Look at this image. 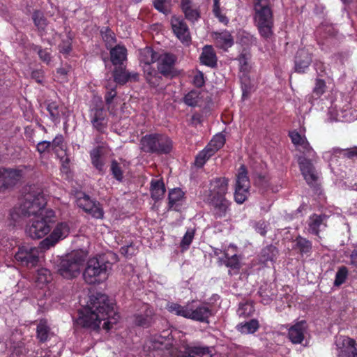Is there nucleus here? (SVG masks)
<instances>
[{
  "instance_id": "nucleus-1",
  "label": "nucleus",
  "mask_w": 357,
  "mask_h": 357,
  "mask_svg": "<svg viewBox=\"0 0 357 357\" xmlns=\"http://www.w3.org/2000/svg\"><path fill=\"white\" fill-rule=\"evenodd\" d=\"M24 192L22 202L10 211V218L17 222L22 217L33 216L26 226L25 232L33 239L42 238L51 231L54 212L45 208L46 200L39 189L30 186Z\"/></svg>"
},
{
  "instance_id": "nucleus-2",
  "label": "nucleus",
  "mask_w": 357,
  "mask_h": 357,
  "mask_svg": "<svg viewBox=\"0 0 357 357\" xmlns=\"http://www.w3.org/2000/svg\"><path fill=\"white\" fill-rule=\"evenodd\" d=\"M120 318L115 311L114 303L105 294H98L90 298V303L79 312L77 324L84 328L96 329L102 321V328L109 330Z\"/></svg>"
},
{
  "instance_id": "nucleus-3",
  "label": "nucleus",
  "mask_w": 357,
  "mask_h": 357,
  "mask_svg": "<svg viewBox=\"0 0 357 357\" xmlns=\"http://www.w3.org/2000/svg\"><path fill=\"white\" fill-rule=\"evenodd\" d=\"M289 135L297 151L301 154L298 158L300 171L306 182L309 185H313L319 177V174L312 164V162H315L317 158V153L310 146L305 135L300 134L296 130L290 132Z\"/></svg>"
},
{
  "instance_id": "nucleus-4",
  "label": "nucleus",
  "mask_w": 357,
  "mask_h": 357,
  "mask_svg": "<svg viewBox=\"0 0 357 357\" xmlns=\"http://www.w3.org/2000/svg\"><path fill=\"white\" fill-rule=\"evenodd\" d=\"M109 257L116 260V255L109 253L107 257L105 255H99L90 258L87 261L83 273V278L86 283L100 284L108 278L112 268V263Z\"/></svg>"
},
{
  "instance_id": "nucleus-5",
  "label": "nucleus",
  "mask_w": 357,
  "mask_h": 357,
  "mask_svg": "<svg viewBox=\"0 0 357 357\" xmlns=\"http://www.w3.org/2000/svg\"><path fill=\"white\" fill-rule=\"evenodd\" d=\"M167 310L177 316L200 322L207 321L211 315V310L204 304H198L195 301L181 305L176 303H169L167 305Z\"/></svg>"
},
{
  "instance_id": "nucleus-6",
  "label": "nucleus",
  "mask_w": 357,
  "mask_h": 357,
  "mask_svg": "<svg viewBox=\"0 0 357 357\" xmlns=\"http://www.w3.org/2000/svg\"><path fill=\"white\" fill-rule=\"evenodd\" d=\"M254 19L261 36L270 38L273 34V13L270 0L254 1Z\"/></svg>"
},
{
  "instance_id": "nucleus-7",
  "label": "nucleus",
  "mask_w": 357,
  "mask_h": 357,
  "mask_svg": "<svg viewBox=\"0 0 357 357\" xmlns=\"http://www.w3.org/2000/svg\"><path fill=\"white\" fill-rule=\"evenodd\" d=\"M86 256L87 252L83 250L71 253L61 261L58 268L59 273L66 279L77 277Z\"/></svg>"
},
{
  "instance_id": "nucleus-8",
  "label": "nucleus",
  "mask_w": 357,
  "mask_h": 357,
  "mask_svg": "<svg viewBox=\"0 0 357 357\" xmlns=\"http://www.w3.org/2000/svg\"><path fill=\"white\" fill-rule=\"evenodd\" d=\"M141 149L145 152L168 153L172 148L171 139L161 134L146 135L140 142Z\"/></svg>"
},
{
  "instance_id": "nucleus-9",
  "label": "nucleus",
  "mask_w": 357,
  "mask_h": 357,
  "mask_svg": "<svg viewBox=\"0 0 357 357\" xmlns=\"http://www.w3.org/2000/svg\"><path fill=\"white\" fill-rule=\"evenodd\" d=\"M250 186L245 167L241 165L238 169L236 179L234 200L236 203L241 204L247 199Z\"/></svg>"
},
{
  "instance_id": "nucleus-10",
  "label": "nucleus",
  "mask_w": 357,
  "mask_h": 357,
  "mask_svg": "<svg viewBox=\"0 0 357 357\" xmlns=\"http://www.w3.org/2000/svg\"><path fill=\"white\" fill-rule=\"evenodd\" d=\"M70 233V225L68 222H59L52 233L40 243L42 250H49L54 247L59 241L66 238Z\"/></svg>"
},
{
  "instance_id": "nucleus-11",
  "label": "nucleus",
  "mask_w": 357,
  "mask_h": 357,
  "mask_svg": "<svg viewBox=\"0 0 357 357\" xmlns=\"http://www.w3.org/2000/svg\"><path fill=\"white\" fill-rule=\"evenodd\" d=\"M40 247H32L30 245H22L19 248L15 254V259L22 265L28 267H33L37 265L40 252Z\"/></svg>"
},
{
  "instance_id": "nucleus-12",
  "label": "nucleus",
  "mask_w": 357,
  "mask_h": 357,
  "mask_svg": "<svg viewBox=\"0 0 357 357\" xmlns=\"http://www.w3.org/2000/svg\"><path fill=\"white\" fill-rule=\"evenodd\" d=\"M335 345L337 357H357V344L354 339L347 336L336 338Z\"/></svg>"
},
{
  "instance_id": "nucleus-13",
  "label": "nucleus",
  "mask_w": 357,
  "mask_h": 357,
  "mask_svg": "<svg viewBox=\"0 0 357 357\" xmlns=\"http://www.w3.org/2000/svg\"><path fill=\"white\" fill-rule=\"evenodd\" d=\"M76 204L78 207L91 214L95 218H102L103 217V211L100 207V204L91 199L84 193L80 192L77 195Z\"/></svg>"
},
{
  "instance_id": "nucleus-14",
  "label": "nucleus",
  "mask_w": 357,
  "mask_h": 357,
  "mask_svg": "<svg viewBox=\"0 0 357 357\" xmlns=\"http://www.w3.org/2000/svg\"><path fill=\"white\" fill-rule=\"evenodd\" d=\"M228 192V180L225 178H215L211 181L208 190L204 195V200L210 198L225 197Z\"/></svg>"
},
{
  "instance_id": "nucleus-15",
  "label": "nucleus",
  "mask_w": 357,
  "mask_h": 357,
  "mask_svg": "<svg viewBox=\"0 0 357 357\" xmlns=\"http://www.w3.org/2000/svg\"><path fill=\"white\" fill-rule=\"evenodd\" d=\"M307 335V324L303 320L295 323L288 329V337L295 344H302Z\"/></svg>"
},
{
  "instance_id": "nucleus-16",
  "label": "nucleus",
  "mask_w": 357,
  "mask_h": 357,
  "mask_svg": "<svg viewBox=\"0 0 357 357\" xmlns=\"http://www.w3.org/2000/svg\"><path fill=\"white\" fill-rule=\"evenodd\" d=\"M183 351L172 353L173 357H212V349L207 347L184 346Z\"/></svg>"
},
{
  "instance_id": "nucleus-17",
  "label": "nucleus",
  "mask_w": 357,
  "mask_h": 357,
  "mask_svg": "<svg viewBox=\"0 0 357 357\" xmlns=\"http://www.w3.org/2000/svg\"><path fill=\"white\" fill-rule=\"evenodd\" d=\"M172 29L176 36L183 43H188L190 40L189 29L185 21L177 17L171 20Z\"/></svg>"
},
{
  "instance_id": "nucleus-18",
  "label": "nucleus",
  "mask_w": 357,
  "mask_h": 357,
  "mask_svg": "<svg viewBox=\"0 0 357 357\" xmlns=\"http://www.w3.org/2000/svg\"><path fill=\"white\" fill-rule=\"evenodd\" d=\"M204 201L212 206L213 213L218 218L225 217L229 211L231 202L226 197L210 198Z\"/></svg>"
},
{
  "instance_id": "nucleus-19",
  "label": "nucleus",
  "mask_w": 357,
  "mask_h": 357,
  "mask_svg": "<svg viewBox=\"0 0 357 357\" xmlns=\"http://www.w3.org/2000/svg\"><path fill=\"white\" fill-rule=\"evenodd\" d=\"M176 60V56L172 54H158L156 61H158V69L160 73L165 76L170 75L173 71Z\"/></svg>"
},
{
  "instance_id": "nucleus-20",
  "label": "nucleus",
  "mask_w": 357,
  "mask_h": 357,
  "mask_svg": "<svg viewBox=\"0 0 357 357\" xmlns=\"http://www.w3.org/2000/svg\"><path fill=\"white\" fill-rule=\"evenodd\" d=\"M90 116L93 127L98 132H103L107 126L105 111L102 108H93Z\"/></svg>"
},
{
  "instance_id": "nucleus-21",
  "label": "nucleus",
  "mask_w": 357,
  "mask_h": 357,
  "mask_svg": "<svg viewBox=\"0 0 357 357\" xmlns=\"http://www.w3.org/2000/svg\"><path fill=\"white\" fill-rule=\"evenodd\" d=\"M113 77L116 84L123 85L128 82L137 81L139 74L136 72H129L126 68L119 66L114 68Z\"/></svg>"
},
{
  "instance_id": "nucleus-22",
  "label": "nucleus",
  "mask_w": 357,
  "mask_h": 357,
  "mask_svg": "<svg viewBox=\"0 0 357 357\" xmlns=\"http://www.w3.org/2000/svg\"><path fill=\"white\" fill-rule=\"evenodd\" d=\"M326 216L325 215L312 214L307 221L308 232L319 236V232L326 227Z\"/></svg>"
},
{
  "instance_id": "nucleus-23",
  "label": "nucleus",
  "mask_w": 357,
  "mask_h": 357,
  "mask_svg": "<svg viewBox=\"0 0 357 357\" xmlns=\"http://www.w3.org/2000/svg\"><path fill=\"white\" fill-rule=\"evenodd\" d=\"M212 38L217 47L225 51L234 45V38L229 31L225 30L222 32H214Z\"/></svg>"
},
{
  "instance_id": "nucleus-24",
  "label": "nucleus",
  "mask_w": 357,
  "mask_h": 357,
  "mask_svg": "<svg viewBox=\"0 0 357 357\" xmlns=\"http://www.w3.org/2000/svg\"><path fill=\"white\" fill-rule=\"evenodd\" d=\"M312 62L309 51L305 48L297 52L295 59V70L298 73H304Z\"/></svg>"
},
{
  "instance_id": "nucleus-25",
  "label": "nucleus",
  "mask_w": 357,
  "mask_h": 357,
  "mask_svg": "<svg viewBox=\"0 0 357 357\" xmlns=\"http://www.w3.org/2000/svg\"><path fill=\"white\" fill-rule=\"evenodd\" d=\"M153 316V310L148 305L145 304L143 305L142 310L135 315L134 322L137 326L146 327L151 324Z\"/></svg>"
},
{
  "instance_id": "nucleus-26",
  "label": "nucleus",
  "mask_w": 357,
  "mask_h": 357,
  "mask_svg": "<svg viewBox=\"0 0 357 357\" xmlns=\"http://www.w3.org/2000/svg\"><path fill=\"white\" fill-rule=\"evenodd\" d=\"M1 173L6 189L15 185L22 176V172L17 169H3Z\"/></svg>"
},
{
  "instance_id": "nucleus-27",
  "label": "nucleus",
  "mask_w": 357,
  "mask_h": 357,
  "mask_svg": "<svg viewBox=\"0 0 357 357\" xmlns=\"http://www.w3.org/2000/svg\"><path fill=\"white\" fill-rule=\"evenodd\" d=\"M181 6L186 19L188 20L195 22L199 18L200 13L198 6L192 3V1L181 0Z\"/></svg>"
},
{
  "instance_id": "nucleus-28",
  "label": "nucleus",
  "mask_w": 357,
  "mask_h": 357,
  "mask_svg": "<svg viewBox=\"0 0 357 357\" xmlns=\"http://www.w3.org/2000/svg\"><path fill=\"white\" fill-rule=\"evenodd\" d=\"M201 63L208 67L214 68L217 65V56L211 45H205L200 55Z\"/></svg>"
},
{
  "instance_id": "nucleus-29",
  "label": "nucleus",
  "mask_w": 357,
  "mask_h": 357,
  "mask_svg": "<svg viewBox=\"0 0 357 357\" xmlns=\"http://www.w3.org/2000/svg\"><path fill=\"white\" fill-rule=\"evenodd\" d=\"M151 65V64L143 65L142 68L146 81L150 85L155 87L159 85L161 77Z\"/></svg>"
},
{
  "instance_id": "nucleus-30",
  "label": "nucleus",
  "mask_w": 357,
  "mask_h": 357,
  "mask_svg": "<svg viewBox=\"0 0 357 357\" xmlns=\"http://www.w3.org/2000/svg\"><path fill=\"white\" fill-rule=\"evenodd\" d=\"M111 61L114 65L123 63L127 58V50L124 46L116 45L110 50Z\"/></svg>"
},
{
  "instance_id": "nucleus-31",
  "label": "nucleus",
  "mask_w": 357,
  "mask_h": 357,
  "mask_svg": "<svg viewBox=\"0 0 357 357\" xmlns=\"http://www.w3.org/2000/svg\"><path fill=\"white\" fill-rule=\"evenodd\" d=\"M158 53L155 52L151 47H146L139 51V61L142 64H152L157 61Z\"/></svg>"
},
{
  "instance_id": "nucleus-32",
  "label": "nucleus",
  "mask_w": 357,
  "mask_h": 357,
  "mask_svg": "<svg viewBox=\"0 0 357 357\" xmlns=\"http://www.w3.org/2000/svg\"><path fill=\"white\" fill-rule=\"evenodd\" d=\"M51 335L52 333L47 320H40L36 329V336L39 341L41 342L47 341Z\"/></svg>"
},
{
  "instance_id": "nucleus-33",
  "label": "nucleus",
  "mask_w": 357,
  "mask_h": 357,
  "mask_svg": "<svg viewBox=\"0 0 357 357\" xmlns=\"http://www.w3.org/2000/svg\"><path fill=\"white\" fill-rule=\"evenodd\" d=\"M225 0L220 2V0H213V13L214 15L218 19L219 22L227 24L229 22L228 17L225 15V8L226 3L222 5Z\"/></svg>"
},
{
  "instance_id": "nucleus-34",
  "label": "nucleus",
  "mask_w": 357,
  "mask_h": 357,
  "mask_svg": "<svg viewBox=\"0 0 357 357\" xmlns=\"http://www.w3.org/2000/svg\"><path fill=\"white\" fill-rule=\"evenodd\" d=\"M259 328V321L255 319L240 323L236 326V329L243 334H252L255 333Z\"/></svg>"
},
{
  "instance_id": "nucleus-35",
  "label": "nucleus",
  "mask_w": 357,
  "mask_h": 357,
  "mask_svg": "<svg viewBox=\"0 0 357 357\" xmlns=\"http://www.w3.org/2000/svg\"><path fill=\"white\" fill-rule=\"evenodd\" d=\"M183 102L190 107H200L203 104V98L200 92L191 91L184 96Z\"/></svg>"
},
{
  "instance_id": "nucleus-36",
  "label": "nucleus",
  "mask_w": 357,
  "mask_h": 357,
  "mask_svg": "<svg viewBox=\"0 0 357 357\" xmlns=\"http://www.w3.org/2000/svg\"><path fill=\"white\" fill-rule=\"evenodd\" d=\"M52 280V276L50 271L42 268L37 271L36 276V286L40 289L43 288L47 284L50 283Z\"/></svg>"
},
{
  "instance_id": "nucleus-37",
  "label": "nucleus",
  "mask_w": 357,
  "mask_h": 357,
  "mask_svg": "<svg viewBox=\"0 0 357 357\" xmlns=\"http://www.w3.org/2000/svg\"><path fill=\"white\" fill-rule=\"evenodd\" d=\"M102 149L100 147L93 149L90 152L91 160L93 166L99 172H102L104 170L105 162L102 159Z\"/></svg>"
},
{
  "instance_id": "nucleus-38",
  "label": "nucleus",
  "mask_w": 357,
  "mask_h": 357,
  "mask_svg": "<svg viewBox=\"0 0 357 357\" xmlns=\"http://www.w3.org/2000/svg\"><path fill=\"white\" fill-rule=\"evenodd\" d=\"M165 188L162 181L160 179L152 180L151 184V194L154 199H160L163 197Z\"/></svg>"
},
{
  "instance_id": "nucleus-39",
  "label": "nucleus",
  "mask_w": 357,
  "mask_h": 357,
  "mask_svg": "<svg viewBox=\"0 0 357 357\" xmlns=\"http://www.w3.org/2000/svg\"><path fill=\"white\" fill-rule=\"evenodd\" d=\"M214 154L215 153L212 152L211 148L206 146L205 149L199 152V153L197 155L195 159V165L199 167H202L204 163Z\"/></svg>"
},
{
  "instance_id": "nucleus-40",
  "label": "nucleus",
  "mask_w": 357,
  "mask_h": 357,
  "mask_svg": "<svg viewBox=\"0 0 357 357\" xmlns=\"http://www.w3.org/2000/svg\"><path fill=\"white\" fill-rule=\"evenodd\" d=\"M296 248L301 254L308 253L312 250V243L301 236H298L295 240Z\"/></svg>"
},
{
  "instance_id": "nucleus-41",
  "label": "nucleus",
  "mask_w": 357,
  "mask_h": 357,
  "mask_svg": "<svg viewBox=\"0 0 357 357\" xmlns=\"http://www.w3.org/2000/svg\"><path fill=\"white\" fill-rule=\"evenodd\" d=\"M225 142V136L222 134L219 133L213 137L207 146L211 148L212 152L215 153L220 149L223 146Z\"/></svg>"
},
{
  "instance_id": "nucleus-42",
  "label": "nucleus",
  "mask_w": 357,
  "mask_h": 357,
  "mask_svg": "<svg viewBox=\"0 0 357 357\" xmlns=\"http://www.w3.org/2000/svg\"><path fill=\"white\" fill-rule=\"evenodd\" d=\"M153 3L155 9L164 14L170 12L172 5V0H153Z\"/></svg>"
},
{
  "instance_id": "nucleus-43",
  "label": "nucleus",
  "mask_w": 357,
  "mask_h": 357,
  "mask_svg": "<svg viewBox=\"0 0 357 357\" xmlns=\"http://www.w3.org/2000/svg\"><path fill=\"white\" fill-rule=\"evenodd\" d=\"M238 314L240 317H248L252 316L255 312V307L252 303L247 302L241 304L238 309Z\"/></svg>"
},
{
  "instance_id": "nucleus-44",
  "label": "nucleus",
  "mask_w": 357,
  "mask_h": 357,
  "mask_svg": "<svg viewBox=\"0 0 357 357\" xmlns=\"http://www.w3.org/2000/svg\"><path fill=\"white\" fill-rule=\"evenodd\" d=\"M33 20L35 25L40 31H44L47 26V22L43 14L39 11L34 12L33 14Z\"/></svg>"
},
{
  "instance_id": "nucleus-45",
  "label": "nucleus",
  "mask_w": 357,
  "mask_h": 357,
  "mask_svg": "<svg viewBox=\"0 0 357 357\" xmlns=\"http://www.w3.org/2000/svg\"><path fill=\"white\" fill-rule=\"evenodd\" d=\"M348 269L346 266H341L338 268L334 281L335 286H340L343 284L348 276Z\"/></svg>"
},
{
  "instance_id": "nucleus-46",
  "label": "nucleus",
  "mask_w": 357,
  "mask_h": 357,
  "mask_svg": "<svg viewBox=\"0 0 357 357\" xmlns=\"http://www.w3.org/2000/svg\"><path fill=\"white\" fill-rule=\"evenodd\" d=\"M278 251L274 246H268L263 249L261 252V260L263 262H266L268 261H273L277 255Z\"/></svg>"
},
{
  "instance_id": "nucleus-47",
  "label": "nucleus",
  "mask_w": 357,
  "mask_h": 357,
  "mask_svg": "<svg viewBox=\"0 0 357 357\" xmlns=\"http://www.w3.org/2000/svg\"><path fill=\"white\" fill-rule=\"evenodd\" d=\"M183 196V192L179 188H174L169 192V203L171 206L181 200Z\"/></svg>"
},
{
  "instance_id": "nucleus-48",
  "label": "nucleus",
  "mask_w": 357,
  "mask_h": 357,
  "mask_svg": "<svg viewBox=\"0 0 357 357\" xmlns=\"http://www.w3.org/2000/svg\"><path fill=\"white\" fill-rule=\"evenodd\" d=\"M341 153V149L338 148H334L331 151L324 152L323 153V158L324 160L329 163V165H331V163L333 162V160H336V158L340 155Z\"/></svg>"
},
{
  "instance_id": "nucleus-49",
  "label": "nucleus",
  "mask_w": 357,
  "mask_h": 357,
  "mask_svg": "<svg viewBox=\"0 0 357 357\" xmlns=\"http://www.w3.org/2000/svg\"><path fill=\"white\" fill-rule=\"evenodd\" d=\"M194 236L195 230L193 229H188L181 242V247L183 250H187L189 248L190 243L192 241Z\"/></svg>"
},
{
  "instance_id": "nucleus-50",
  "label": "nucleus",
  "mask_w": 357,
  "mask_h": 357,
  "mask_svg": "<svg viewBox=\"0 0 357 357\" xmlns=\"http://www.w3.org/2000/svg\"><path fill=\"white\" fill-rule=\"evenodd\" d=\"M241 256L239 255L235 257H230L225 259V265L232 269L238 270L241 268Z\"/></svg>"
},
{
  "instance_id": "nucleus-51",
  "label": "nucleus",
  "mask_w": 357,
  "mask_h": 357,
  "mask_svg": "<svg viewBox=\"0 0 357 357\" xmlns=\"http://www.w3.org/2000/svg\"><path fill=\"white\" fill-rule=\"evenodd\" d=\"M63 137L62 135H57L51 142V149L55 153L59 154V150L63 151Z\"/></svg>"
},
{
  "instance_id": "nucleus-52",
  "label": "nucleus",
  "mask_w": 357,
  "mask_h": 357,
  "mask_svg": "<svg viewBox=\"0 0 357 357\" xmlns=\"http://www.w3.org/2000/svg\"><path fill=\"white\" fill-rule=\"evenodd\" d=\"M111 171L116 179L121 181L123 178V172L120 165L116 161L113 160L111 164Z\"/></svg>"
},
{
  "instance_id": "nucleus-53",
  "label": "nucleus",
  "mask_w": 357,
  "mask_h": 357,
  "mask_svg": "<svg viewBox=\"0 0 357 357\" xmlns=\"http://www.w3.org/2000/svg\"><path fill=\"white\" fill-rule=\"evenodd\" d=\"M35 51L38 52L40 59L47 64H49L51 61V56L50 52L45 49L42 50L40 47L36 46L34 48Z\"/></svg>"
},
{
  "instance_id": "nucleus-54",
  "label": "nucleus",
  "mask_w": 357,
  "mask_h": 357,
  "mask_svg": "<svg viewBox=\"0 0 357 357\" xmlns=\"http://www.w3.org/2000/svg\"><path fill=\"white\" fill-rule=\"evenodd\" d=\"M47 109L53 120H55L59 118V106L56 102H52L49 103L47 105Z\"/></svg>"
},
{
  "instance_id": "nucleus-55",
  "label": "nucleus",
  "mask_w": 357,
  "mask_h": 357,
  "mask_svg": "<svg viewBox=\"0 0 357 357\" xmlns=\"http://www.w3.org/2000/svg\"><path fill=\"white\" fill-rule=\"evenodd\" d=\"M238 248L234 244H230L227 248L224 249L223 253L225 259L230 257H235L238 255Z\"/></svg>"
},
{
  "instance_id": "nucleus-56",
  "label": "nucleus",
  "mask_w": 357,
  "mask_h": 357,
  "mask_svg": "<svg viewBox=\"0 0 357 357\" xmlns=\"http://www.w3.org/2000/svg\"><path fill=\"white\" fill-rule=\"evenodd\" d=\"M248 59L249 57L245 54H241L238 58V61L240 64L241 71H247L248 70Z\"/></svg>"
},
{
  "instance_id": "nucleus-57",
  "label": "nucleus",
  "mask_w": 357,
  "mask_h": 357,
  "mask_svg": "<svg viewBox=\"0 0 357 357\" xmlns=\"http://www.w3.org/2000/svg\"><path fill=\"white\" fill-rule=\"evenodd\" d=\"M51 149V142L48 141H43L37 144V151L40 153L48 152Z\"/></svg>"
},
{
  "instance_id": "nucleus-58",
  "label": "nucleus",
  "mask_w": 357,
  "mask_h": 357,
  "mask_svg": "<svg viewBox=\"0 0 357 357\" xmlns=\"http://www.w3.org/2000/svg\"><path fill=\"white\" fill-rule=\"evenodd\" d=\"M325 89V82L324 80L317 79L316 81V84L314 89V91L318 94L321 95L324 93Z\"/></svg>"
},
{
  "instance_id": "nucleus-59",
  "label": "nucleus",
  "mask_w": 357,
  "mask_h": 357,
  "mask_svg": "<svg viewBox=\"0 0 357 357\" xmlns=\"http://www.w3.org/2000/svg\"><path fill=\"white\" fill-rule=\"evenodd\" d=\"M255 230L261 235L264 236L266 234V223L264 221H259L255 224Z\"/></svg>"
},
{
  "instance_id": "nucleus-60",
  "label": "nucleus",
  "mask_w": 357,
  "mask_h": 357,
  "mask_svg": "<svg viewBox=\"0 0 357 357\" xmlns=\"http://www.w3.org/2000/svg\"><path fill=\"white\" fill-rule=\"evenodd\" d=\"M350 264L357 267V244L354 245L353 250L349 255Z\"/></svg>"
},
{
  "instance_id": "nucleus-61",
  "label": "nucleus",
  "mask_w": 357,
  "mask_h": 357,
  "mask_svg": "<svg viewBox=\"0 0 357 357\" xmlns=\"http://www.w3.org/2000/svg\"><path fill=\"white\" fill-rule=\"evenodd\" d=\"M342 153L340 155L346 156L347 158H352L357 155V148L349 149H341Z\"/></svg>"
},
{
  "instance_id": "nucleus-62",
  "label": "nucleus",
  "mask_w": 357,
  "mask_h": 357,
  "mask_svg": "<svg viewBox=\"0 0 357 357\" xmlns=\"http://www.w3.org/2000/svg\"><path fill=\"white\" fill-rule=\"evenodd\" d=\"M43 72L40 70H33L31 73V77L38 83H42L43 79Z\"/></svg>"
},
{
  "instance_id": "nucleus-63",
  "label": "nucleus",
  "mask_w": 357,
  "mask_h": 357,
  "mask_svg": "<svg viewBox=\"0 0 357 357\" xmlns=\"http://www.w3.org/2000/svg\"><path fill=\"white\" fill-rule=\"evenodd\" d=\"M193 82L197 86H199V87L202 86L204 83V75L200 72L199 73H197L194 77Z\"/></svg>"
},
{
  "instance_id": "nucleus-64",
  "label": "nucleus",
  "mask_w": 357,
  "mask_h": 357,
  "mask_svg": "<svg viewBox=\"0 0 357 357\" xmlns=\"http://www.w3.org/2000/svg\"><path fill=\"white\" fill-rule=\"evenodd\" d=\"M116 95V93L114 89H112L110 91H107L105 97L106 102L110 104Z\"/></svg>"
}]
</instances>
